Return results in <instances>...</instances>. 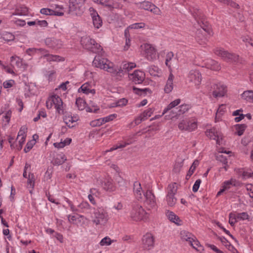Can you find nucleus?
<instances>
[{
  "label": "nucleus",
  "mask_w": 253,
  "mask_h": 253,
  "mask_svg": "<svg viewBox=\"0 0 253 253\" xmlns=\"http://www.w3.org/2000/svg\"><path fill=\"white\" fill-rule=\"evenodd\" d=\"M238 221L249 219V215L247 212L236 213Z\"/></svg>",
  "instance_id": "5fc2aeb1"
},
{
  "label": "nucleus",
  "mask_w": 253,
  "mask_h": 253,
  "mask_svg": "<svg viewBox=\"0 0 253 253\" xmlns=\"http://www.w3.org/2000/svg\"><path fill=\"white\" fill-rule=\"evenodd\" d=\"M174 76L172 72H170L166 84L165 86L164 91L166 93H169L172 90L173 88V80Z\"/></svg>",
  "instance_id": "aec40b11"
},
{
  "label": "nucleus",
  "mask_w": 253,
  "mask_h": 253,
  "mask_svg": "<svg viewBox=\"0 0 253 253\" xmlns=\"http://www.w3.org/2000/svg\"><path fill=\"white\" fill-rule=\"evenodd\" d=\"M103 187L105 190L109 191H112L115 189L112 180L109 178L106 179L104 180Z\"/></svg>",
  "instance_id": "72a5a7b5"
},
{
  "label": "nucleus",
  "mask_w": 253,
  "mask_h": 253,
  "mask_svg": "<svg viewBox=\"0 0 253 253\" xmlns=\"http://www.w3.org/2000/svg\"><path fill=\"white\" fill-rule=\"evenodd\" d=\"M15 82L13 80H9L3 82V86L5 88H9L13 86Z\"/></svg>",
  "instance_id": "338daca9"
},
{
  "label": "nucleus",
  "mask_w": 253,
  "mask_h": 253,
  "mask_svg": "<svg viewBox=\"0 0 253 253\" xmlns=\"http://www.w3.org/2000/svg\"><path fill=\"white\" fill-rule=\"evenodd\" d=\"M210 91L214 97L217 98L223 97L227 92V89L226 86L221 83L214 84L211 85Z\"/></svg>",
  "instance_id": "1a4fd4ad"
},
{
  "label": "nucleus",
  "mask_w": 253,
  "mask_h": 253,
  "mask_svg": "<svg viewBox=\"0 0 253 253\" xmlns=\"http://www.w3.org/2000/svg\"><path fill=\"white\" fill-rule=\"evenodd\" d=\"M155 240L152 234L147 233L142 238V248L145 250H150L154 247Z\"/></svg>",
  "instance_id": "ddd939ff"
},
{
  "label": "nucleus",
  "mask_w": 253,
  "mask_h": 253,
  "mask_svg": "<svg viewBox=\"0 0 253 253\" xmlns=\"http://www.w3.org/2000/svg\"><path fill=\"white\" fill-rule=\"evenodd\" d=\"M187 80L195 86H199L201 83L202 77L201 73L196 69L191 70L187 75Z\"/></svg>",
  "instance_id": "9b49d317"
},
{
  "label": "nucleus",
  "mask_w": 253,
  "mask_h": 253,
  "mask_svg": "<svg viewBox=\"0 0 253 253\" xmlns=\"http://www.w3.org/2000/svg\"><path fill=\"white\" fill-rule=\"evenodd\" d=\"M225 109H226V107L224 105L222 104L219 106V108L217 110V112L216 113V116H215L216 121H219V120L220 119V115L223 114V113L225 112Z\"/></svg>",
  "instance_id": "8fccbe9b"
},
{
  "label": "nucleus",
  "mask_w": 253,
  "mask_h": 253,
  "mask_svg": "<svg viewBox=\"0 0 253 253\" xmlns=\"http://www.w3.org/2000/svg\"><path fill=\"white\" fill-rule=\"evenodd\" d=\"M92 63L96 67L107 71L114 76L117 75V72H119V71L115 70V66L112 62L100 56H96Z\"/></svg>",
  "instance_id": "f257e3e1"
},
{
  "label": "nucleus",
  "mask_w": 253,
  "mask_h": 253,
  "mask_svg": "<svg viewBox=\"0 0 253 253\" xmlns=\"http://www.w3.org/2000/svg\"><path fill=\"white\" fill-rule=\"evenodd\" d=\"M144 51L145 53V56L147 60L149 61H154L157 59L158 57L157 50L151 44H145Z\"/></svg>",
  "instance_id": "4468645a"
},
{
  "label": "nucleus",
  "mask_w": 253,
  "mask_h": 253,
  "mask_svg": "<svg viewBox=\"0 0 253 253\" xmlns=\"http://www.w3.org/2000/svg\"><path fill=\"white\" fill-rule=\"evenodd\" d=\"M216 159L222 163L223 168L226 171L227 170V165L228 163L226 157L222 154H218L216 156Z\"/></svg>",
  "instance_id": "79ce46f5"
},
{
  "label": "nucleus",
  "mask_w": 253,
  "mask_h": 253,
  "mask_svg": "<svg viewBox=\"0 0 253 253\" xmlns=\"http://www.w3.org/2000/svg\"><path fill=\"white\" fill-rule=\"evenodd\" d=\"M41 14L45 15H52L53 14H55L54 11L52 10L51 7L48 8H42L40 10Z\"/></svg>",
  "instance_id": "bf43d9fd"
},
{
  "label": "nucleus",
  "mask_w": 253,
  "mask_h": 253,
  "mask_svg": "<svg viewBox=\"0 0 253 253\" xmlns=\"http://www.w3.org/2000/svg\"><path fill=\"white\" fill-rule=\"evenodd\" d=\"M189 244L191 246L197 251H201L203 250V247L200 245V242L195 236L194 237V239H193V242L191 241Z\"/></svg>",
  "instance_id": "ea45409f"
},
{
  "label": "nucleus",
  "mask_w": 253,
  "mask_h": 253,
  "mask_svg": "<svg viewBox=\"0 0 253 253\" xmlns=\"http://www.w3.org/2000/svg\"><path fill=\"white\" fill-rule=\"evenodd\" d=\"M142 188L140 183L138 181H135L133 184V192L138 199H142V195L141 193Z\"/></svg>",
  "instance_id": "7c9ffc66"
},
{
  "label": "nucleus",
  "mask_w": 253,
  "mask_h": 253,
  "mask_svg": "<svg viewBox=\"0 0 253 253\" xmlns=\"http://www.w3.org/2000/svg\"><path fill=\"white\" fill-rule=\"evenodd\" d=\"M78 92H83L85 94H91L94 95L96 91L95 90L92 88L91 84L89 83H85L82 85V86L78 89Z\"/></svg>",
  "instance_id": "a211bd4d"
},
{
  "label": "nucleus",
  "mask_w": 253,
  "mask_h": 253,
  "mask_svg": "<svg viewBox=\"0 0 253 253\" xmlns=\"http://www.w3.org/2000/svg\"><path fill=\"white\" fill-rule=\"evenodd\" d=\"M135 67V63L133 62L124 63L122 67L119 68L115 67L116 70L119 71V72H117V75L116 76L122 77V75L129 72L130 70H132Z\"/></svg>",
  "instance_id": "dca6fc26"
},
{
  "label": "nucleus",
  "mask_w": 253,
  "mask_h": 253,
  "mask_svg": "<svg viewBox=\"0 0 253 253\" xmlns=\"http://www.w3.org/2000/svg\"><path fill=\"white\" fill-rule=\"evenodd\" d=\"M206 135L211 139L216 140V144L221 145L222 144V134L219 129L213 127L206 131Z\"/></svg>",
  "instance_id": "f8f14e48"
},
{
  "label": "nucleus",
  "mask_w": 253,
  "mask_h": 253,
  "mask_svg": "<svg viewBox=\"0 0 253 253\" xmlns=\"http://www.w3.org/2000/svg\"><path fill=\"white\" fill-rule=\"evenodd\" d=\"M42 57L45 58L47 61L50 62H59V61H64V58L60 56L57 55H53L48 53V51L47 50V52L42 54Z\"/></svg>",
  "instance_id": "4be33fe9"
},
{
  "label": "nucleus",
  "mask_w": 253,
  "mask_h": 253,
  "mask_svg": "<svg viewBox=\"0 0 253 253\" xmlns=\"http://www.w3.org/2000/svg\"><path fill=\"white\" fill-rule=\"evenodd\" d=\"M91 209V207L86 201H83L78 206L79 212L88 213Z\"/></svg>",
  "instance_id": "bb28decb"
},
{
  "label": "nucleus",
  "mask_w": 253,
  "mask_h": 253,
  "mask_svg": "<svg viewBox=\"0 0 253 253\" xmlns=\"http://www.w3.org/2000/svg\"><path fill=\"white\" fill-rule=\"evenodd\" d=\"M180 102L181 100L180 99H177L170 102L168 105V106L164 109L163 114L164 115L166 114L167 112H168L169 111L172 109L173 108L179 105Z\"/></svg>",
  "instance_id": "473e14b6"
},
{
  "label": "nucleus",
  "mask_w": 253,
  "mask_h": 253,
  "mask_svg": "<svg viewBox=\"0 0 253 253\" xmlns=\"http://www.w3.org/2000/svg\"><path fill=\"white\" fill-rule=\"evenodd\" d=\"M197 121L194 118H184L178 124V127L181 131L191 132L197 128Z\"/></svg>",
  "instance_id": "39448f33"
},
{
  "label": "nucleus",
  "mask_w": 253,
  "mask_h": 253,
  "mask_svg": "<svg viewBox=\"0 0 253 253\" xmlns=\"http://www.w3.org/2000/svg\"><path fill=\"white\" fill-rule=\"evenodd\" d=\"M85 102L83 99L80 97L76 99V105L78 108L79 109V110H84V108H85Z\"/></svg>",
  "instance_id": "09e8293b"
},
{
  "label": "nucleus",
  "mask_w": 253,
  "mask_h": 253,
  "mask_svg": "<svg viewBox=\"0 0 253 253\" xmlns=\"http://www.w3.org/2000/svg\"><path fill=\"white\" fill-rule=\"evenodd\" d=\"M35 186V176L32 173L29 174L27 180V187L29 189L30 192L32 193V191Z\"/></svg>",
  "instance_id": "f704fd0d"
},
{
  "label": "nucleus",
  "mask_w": 253,
  "mask_h": 253,
  "mask_svg": "<svg viewBox=\"0 0 253 253\" xmlns=\"http://www.w3.org/2000/svg\"><path fill=\"white\" fill-rule=\"evenodd\" d=\"M113 242L110 238L106 236L103 238L100 242L99 244L101 246H108L110 245Z\"/></svg>",
  "instance_id": "603ef678"
},
{
  "label": "nucleus",
  "mask_w": 253,
  "mask_h": 253,
  "mask_svg": "<svg viewBox=\"0 0 253 253\" xmlns=\"http://www.w3.org/2000/svg\"><path fill=\"white\" fill-rule=\"evenodd\" d=\"M201 13L200 12L198 13H197L196 15H194L195 19L197 21L198 24L200 25L201 27V29H198L196 33L197 39L199 42L200 44H202L203 43L205 42V41L207 40L206 34L209 35L211 34V30L210 27L208 26H205L204 23L203 22V21H201L200 22L198 19L202 18V16H201Z\"/></svg>",
  "instance_id": "20e7f679"
},
{
  "label": "nucleus",
  "mask_w": 253,
  "mask_h": 253,
  "mask_svg": "<svg viewBox=\"0 0 253 253\" xmlns=\"http://www.w3.org/2000/svg\"><path fill=\"white\" fill-rule=\"evenodd\" d=\"M166 200L169 206L172 207L175 204L177 200L175 195H167Z\"/></svg>",
  "instance_id": "4c0bfd02"
},
{
  "label": "nucleus",
  "mask_w": 253,
  "mask_h": 253,
  "mask_svg": "<svg viewBox=\"0 0 253 253\" xmlns=\"http://www.w3.org/2000/svg\"><path fill=\"white\" fill-rule=\"evenodd\" d=\"M148 71L152 76H157L160 73L161 70L157 66L152 65L149 67Z\"/></svg>",
  "instance_id": "a18cd8bd"
},
{
  "label": "nucleus",
  "mask_w": 253,
  "mask_h": 253,
  "mask_svg": "<svg viewBox=\"0 0 253 253\" xmlns=\"http://www.w3.org/2000/svg\"><path fill=\"white\" fill-rule=\"evenodd\" d=\"M10 64L11 66L15 64L17 67H20L22 64V60L17 56H12L10 57Z\"/></svg>",
  "instance_id": "de8ad7c7"
},
{
  "label": "nucleus",
  "mask_w": 253,
  "mask_h": 253,
  "mask_svg": "<svg viewBox=\"0 0 253 253\" xmlns=\"http://www.w3.org/2000/svg\"><path fill=\"white\" fill-rule=\"evenodd\" d=\"M247 128V126L245 124H238L235 126V128L236 130V133L239 136H241L243 133L246 128Z\"/></svg>",
  "instance_id": "c03bdc74"
},
{
  "label": "nucleus",
  "mask_w": 253,
  "mask_h": 253,
  "mask_svg": "<svg viewBox=\"0 0 253 253\" xmlns=\"http://www.w3.org/2000/svg\"><path fill=\"white\" fill-rule=\"evenodd\" d=\"M177 190V188L175 183L169 184L167 188V195H175Z\"/></svg>",
  "instance_id": "e433bc0d"
},
{
  "label": "nucleus",
  "mask_w": 253,
  "mask_h": 253,
  "mask_svg": "<svg viewBox=\"0 0 253 253\" xmlns=\"http://www.w3.org/2000/svg\"><path fill=\"white\" fill-rule=\"evenodd\" d=\"M199 165V161L197 160H195L194 162L193 163L192 166L190 167L189 171H188V173L186 176V178L187 179H189L190 176L192 175V174L194 173V171H195L196 167Z\"/></svg>",
  "instance_id": "58836bf2"
},
{
  "label": "nucleus",
  "mask_w": 253,
  "mask_h": 253,
  "mask_svg": "<svg viewBox=\"0 0 253 253\" xmlns=\"http://www.w3.org/2000/svg\"><path fill=\"white\" fill-rule=\"evenodd\" d=\"M241 97L246 101L253 103V90L244 91L242 93Z\"/></svg>",
  "instance_id": "c756f323"
},
{
  "label": "nucleus",
  "mask_w": 253,
  "mask_h": 253,
  "mask_svg": "<svg viewBox=\"0 0 253 253\" xmlns=\"http://www.w3.org/2000/svg\"><path fill=\"white\" fill-rule=\"evenodd\" d=\"M129 78L135 84H141L144 80L145 74L141 70H135L132 74L129 75Z\"/></svg>",
  "instance_id": "2eb2a0df"
},
{
  "label": "nucleus",
  "mask_w": 253,
  "mask_h": 253,
  "mask_svg": "<svg viewBox=\"0 0 253 253\" xmlns=\"http://www.w3.org/2000/svg\"><path fill=\"white\" fill-rule=\"evenodd\" d=\"M130 217L132 220L137 221L147 218V213L141 206L136 205L133 207L130 213Z\"/></svg>",
  "instance_id": "6e6552de"
},
{
  "label": "nucleus",
  "mask_w": 253,
  "mask_h": 253,
  "mask_svg": "<svg viewBox=\"0 0 253 253\" xmlns=\"http://www.w3.org/2000/svg\"><path fill=\"white\" fill-rule=\"evenodd\" d=\"M66 161V157L63 153L57 154L52 159L51 163L54 165L59 166L63 164Z\"/></svg>",
  "instance_id": "5701e85b"
},
{
  "label": "nucleus",
  "mask_w": 253,
  "mask_h": 253,
  "mask_svg": "<svg viewBox=\"0 0 253 253\" xmlns=\"http://www.w3.org/2000/svg\"><path fill=\"white\" fill-rule=\"evenodd\" d=\"M46 104L48 109L54 106L56 111L60 114H62L64 112L62 100L57 95H53L49 97L46 101Z\"/></svg>",
  "instance_id": "0eeeda50"
},
{
  "label": "nucleus",
  "mask_w": 253,
  "mask_h": 253,
  "mask_svg": "<svg viewBox=\"0 0 253 253\" xmlns=\"http://www.w3.org/2000/svg\"><path fill=\"white\" fill-rule=\"evenodd\" d=\"M103 124V120L99 118L90 122V125L92 127L99 126Z\"/></svg>",
  "instance_id": "13d9d810"
},
{
  "label": "nucleus",
  "mask_w": 253,
  "mask_h": 253,
  "mask_svg": "<svg viewBox=\"0 0 253 253\" xmlns=\"http://www.w3.org/2000/svg\"><path fill=\"white\" fill-rule=\"evenodd\" d=\"M229 223L232 226H234L235 223L238 221L236 213H230L229 215Z\"/></svg>",
  "instance_id": "864d4df0"
},
{
  "label": "nucleus",
  "mask_w": 253,
  "mask_h": 253,
  "mask_svg": "<svg viewBox=\"0 0 253 253\" xmlns=\"http://www.w3.org/2000/svg\"><path fill=\"white\" fill-rule=\"evenodd\" d=\"M92 22L94 27L99 29L102 25V21L99 15H96L95 17L92 18Z\"/></svg>",
  "instance_id": "49530a36"
},
{
  "label": "nucleus",
  "mask_w": 253,
  "mask_h": 253,
  "mask_svg": "<svg viewBox=\"0 0 253 253\" xmlns=\"http://www.w3.org/2000/svg\"><path fill=\"white\" fill-rule=\"evenodd\" d=\"M183 166V160L177 161L174 166L173 170L175 172H179Z\"/></svg>",
  "instance_id": "6e6d98bb"
},
{
  "label": "nucleus",
  "mask_w": 253,
  "mask_h": 253,
  "mask_svg": "<svg viewBox=\"0 0 253 253\" xmlns=\"http://www.w3.org/2000/svg\"><path fill=\"white\" fill-rule=\"evenodd\" d=\"M12 112L10 110L7 111L3 117V121L5 122V125H7L9 123L11 117Z\"/></svg>",
  "instance_id": "680f3d73"
},
{
  "label": "nucleus",
  "mask_w": 253,
  "mask_h": 253,
  "mask_svg": "<svg viewBox=\"0 0 253 253\" xmlns=\"http://www.w3.org/2000/svg\"><path fill=\"white\" fill-rule=\"evenodd\" d=\"M79 120L78 116H72L71 115H66L64 117V122L69 127H73L72 124L76 122Z\"/></svg>",
  "instance_id": "a878e982"
},
{
  "label": "nucleus",
  "mask_w": 253,
  "mask_h": 253,
  "mask_svg": "<svg viewBox=\"0 0 253 253\" xmlns=\"http://www.w3.org/2000/svg\"><path fill=\"white\" fill-rule=\"evenodd\" d=\"M180 238L182 240L187 241L190 243L191 241L193 242L195 236L191 233L186 231L182 230L180 233Z\"/></svg>",
  "instance_id": "393cba45"
},
{
  "label": "nucleus",
  "mask_w": 253,
  "mask_h": 253,
  "mask_svg": "<svg viewBox=\"0 0 253 253\" xmlns=\"http://www.w3.org/2000/svg\"><path fill=\"white\" fill-rule=\"evenodd\" d=\"M45 43L48 47L52 49L59 48L62 45V42L60 40L54 38H46Z\"/></svg>",
  "instance_id": "f3484780"
},
{
  "label": "nucleus",
  "mask_w": 253,
  "mask_h": 253,
  "mask_svg": "<svg viewBox=\"0 0 253 253\" xmlns=\"http://www.w3.org/2000/svg\"><path fill=\"white\" fill-rule=\"evenodd\" d=\"M86 0H70L69 10L70 11H74L79 7L80 5L84 3Z\"/></svg>",
  "instance_id": "c85d7f7f"
},
{
  "label": "nucleus",
  "mask_w": 253,
  "mask_h": 253,
  "mask_svg": "<svg viewBox=\"0 0 253 253\" xmlns=\"http://www.w3.org/2000/svg\"><path fill=\"white\" fill-rule=\"evenodd\" d=\"M166 215L168 218L171 222H173L177 225L180 224V222L181 221L179 218L173 212L168 211L166 213Z\"/></svg>",
  "instance_id": "cd10ccee"
},
{
  "label": "nucleus",
  "mask_w": 253,
  "mask_h": 253,
  "mask_svg": "<svg viewBox=\"0 0 253 253\" xmlns=\"http://www.w3.org/2000/svg\"><path fill=\"white\" fill-rule=\"evenodd\" d=\"M215 55L220 56L224 61L227 62L242 63L243 60L239 55L230 53L221 47H216L214 49Z\"/></svg>",
  "instance_id": "f03ea898"
},
{
  "label": "nucleus",
  "mask_w": 253,
  "mask_h": 253,
  "mask_svg": "<svg viewBox=\"0 0 253 253\" xmlns=\"http://www.w3.org/2000/svg\"><path fill=\"white\" fill-rule=\"evenodd\" d=\"M26 53L31 55V53H40L41 55L47 52V50L44 48H29L26 50Z\"/></svg>",
  "instance_id": "c9c22d12"
},
{
  "label": "nucleus",
  "mask_w": 253,
  "mask_h": 253,
  "mask_svg": "<svg viewBox=\"0 0 253 253\" xmlns=\"http://www.w3.org/2000/svg\"><path fill=\"white\" fill-rule=\"evenodd\" d=\"M191 108V105L184 104L180 105L178 108V112L179 115L182 114L187 112Z\"/></svg>",
  "instance_id": "3c124183"
},
{
  "label": "nucleus",
  "mask_w": 253,
  "mask_h": 253,
  "mask_svg": "<svg viewBox=\"0 0 253 253\" xmlns=\"http://www.w3.org/2000/svg\"><path fill=\"white\" fill-rule=\"evenodd\" d=\"M91 218L92 222L96 225H103L109 219V215L106 210L102 207L94 209Z\"/></svg>",
  "instance_id": "7ed1b4c3"
},
{
  "label": "nucleus",
  "mask_w": 253,
  "mask_h": 253,
  "mask_svg": "<svg viewBox=\"0 0 253 253\" xmlns=\"http://www.w3.org/2000/svg\"><path fill=\"white\" fill-rule=\"evenodd\" d=\"M173 56V53L171 51L169 52L166 55L165 64L169 68L170 72H171V63L170 61L172 60Z\"/></svg>",
  "instance_id": "37998d69"
},
{
  "label": "nucleus",
  "mask_w": 253,
  "mask_h": 253,
  "mask_svg": "<svg viewBox=\"0 0 253 253\" xmlns=\"http://www.w3.org/2000/svg\"><path fill=\"white\" fill-rule=\"evenodd\" d=\"M218 1L221 2L223 3L226 4L230 5L231 7L234 8H238L239 5L236 2L230 0H216Z\"/></svg>",
  "instance_id": "4d7b16f0"
},
{
  "label": "nucleus",
  "mask_w": 253,
  "mask_h": 253,
  "mask_svg": "<svg viewBox=\"0 0 253 253\" xmlns=\"http://www.w3.org/2000/svg\"><path fill=\"white\" fill-rule=\"evenodd\" d=\"M99 2V4L105 6L110 9L119 8L120 7V4L113 0H100Z\"/></svg>",
  "instance_id": "6ab92c4d"
},
{
  "label": "nucleus",
  "mask_w": 253,
  "mask_h": 253,
  "mask_svg": "<svg viewBox=\"0 0 253 253\" xmlns=\"http://www.w3.org/2000/svg\"><path fill=\"white\" fill-rule=\"evenodd\" d=\"M239 185V182L235 178H231L228 180H226L222 183V187L226 190L229 189L231 187H236Z\"/></svg>",
  "instance_id": "b1692460"
},
{
  "label": "nucleus",
  "mask_w": 253,
  "mask_h": 253,
  "mask_svg": "<svg viewBox=\"0 0 253 253\" xmlns=\"http://www.w3.org/2000/svg\"><path fill=\"white\" fill-rule=\"evenodd\" d=\"M81 43L84 48L93 52H98L102 49L101 46L89 36H85L82 37Z\"/></svg>",
  "instance_id": "423d86ee"
},
{
  "label": "nucleus",
  "mask_w": 253,
  "mask_h": 253,
  "mask_svg": "<svg viewBox=\"0 0 253 253\" xmlns=\"http://www.w3.org/2000/svg\"><path fill=\"white\" fill-rule=\"evenodd\" d=\"M205 66L207 68L214 71H218L220 69L218 63L211 59H207L205 62Z\"/></svg>",
  "instance_id": "412c9836"
},
{
  "label": "nucleus",
  "mask_w": 253,
  "mask_h": 253,
  "mask_svg": "<svg viewBox=\"0 0 253 253\" xmlns=\"http://www.w3.org/2000/svg\"><path fill=\"white\" fill-rule=\"evenodd\" d=\"M27 128L26 126H22L18 132L17 138H19L20 137H22V138H26V133L27 132Z\"/></svg>",
  "instance_id": "e2e57ef3"
},
{
  "label": "nucleus",
  "mask_w": 253,
  "mask_h": 253,
  "mask_svg": "<svg viewBox=\"0 0 253 253\" xmlns=\"http://www.w3.org/2000/svg\"><path fill=\"white\" fill-rule=\"evenodd\" d=\"M133 92L139 95H143L145 96L147 92L150 93V90L148 88H145L143 89L138 88L136 87L133 88Z\"/></svg>",
  "instance_id": "a19ab883"
},
{
  "label": "nucleus",
  "mask_w": 253,
  "mask_h": 253,
  "mask_svg": "<svg viewBox=\"0 0 253 253\" xmlns=\"http://www.w3.org/2000/svg\"><path fill=\"white\" fill-rule=\"evenodd\" d=\"M56 72L54 70H50L47 72L46 76L49 81H52L55 78Z\"/></svg>",
  "instance_id": "774afa93"
},
{
  "label": "nucleus",
  "mask_w": 253,
  "mask_h": 253,
  "mask_svg": "<svg viewBox=\"0 0 253 253\" xmlns=\"http://www.w3.org/2000/svg\"><path fill=\"white\" fill-rule=\"evenodd\" d=\"M145 25L144 23H136L130 25L128 28L131 29H138L144 28Z\"/></svg>",
  "instance_id": "0e129e2a"
},
{
  "label": "nucleus",
  "mask_w": 253,
  "mask_h": 253,
  "mask_svg": "<svg viewBox=\"0 0 253 253\" xmlns=\"http://www.w3.org/2000/svg\"><path fill=\"white\" fill-rule=\"evenodd\" d=\"M145 198L144 204L148 210L157 209L155 196L151 190H148L144 193Z\"/></svg>",
  "instance_id": "9d476101"
},
{
  "label": "nucleus",
  "mask_w": 253,
  "mask_h": 253,
  "mask_svg": "<svg viewBox=\"0 0 253 253\" xmlns=\"http://www.w3.org/2000/svg\"><path fill=\"white\" fill-rule=\"evenodd\" d=\"M152 5H153V4L148 1H144L140 4V7L141 8L149 11H150L151 6Z\"/></svg>",
  "instance_id": "052dcab7"
},
{
  "label": "nucleus",
  "mask_w": 253,
  "mask_h": 253,
  "mask_svg": "<svg viewBox=\"0 0 253 253\" xmlns=\"http://www.w3.org/2000/svg\"><path fill=\"white\" fill-rule=\"evenodd\" d=\"M50 7L55 13L52 15L61 16L64 15L63 7L62 5L55 4L50 5Z\"/></svg>",
  "instance_id": "2f4dec72"
},
{
  "label": "nucleus",
  "mask_w": 253,
  "mask_h": 253,
  "mask_svg": "<svg viewBox=\"0 0 253 253\" xmlns=\"http://www.w3.org/2000/svg\"><path fill=\"white\" fill-rule=\"evenodd\" d=\"M153 109L152 108H148L146 110L141 114L142 116L146 120L148 118L150 117L153 113Z\"/></svg>",
  "instance_id": "69168bd1"
}]
</instances>
